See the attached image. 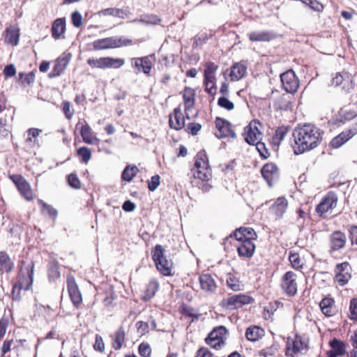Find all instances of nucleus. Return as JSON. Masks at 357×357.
Returning a JSON list of instances; mask_svg holds the SVG:
<instances>
[{
  "instance_id": "8fccbe9b",
  "label": "nucleus",
  "mask_w": 357,
  "mask_h": 357,
  "mask_svg": "<svg viewBox=\"0 0 357 357\" xmlns=\"http://www.w3.org/2000/svg\"><path fill=\"white\" fill-rule=\"evenodd\" d=\"M348 318L353 321H357V297L350 300Z\"/></svg>"
},
{
  "instance_id": "bb28decb",
  "label": "nucleus",
  "mask_w": 357,
  "mask_h": 357,
  "mask_svg": "<svg viewBox=\"0 0 357 357\" xmlns=\"http://www.w3.org/2000/svg\"><path fill=\"white\" fill-rule=\"evenodd\" d=\"M289 130L290 126H289L282 125L278 126L269 139V144L272 148L278 149Z\"/></svg>"
},
{
  "instance_id": "de8ad7c7",
  "label": "nucleus",
  "mask_w": 357,
  "mask_h": 357,
  "mask_svg": "<svg viewBox=\"0 0 357 357\" xmlns=\"http://www.w3.org/2000/svg\"><path fill=\"white\" fill-rule=\"evenodd\" d=\"M139 172V169L135 165H128L122 172V179L127 182H130L132 178Z\"/></svg>"
},
{
  "instance_id": "ea45409f",
  "label": "nucleus",
  "mask_w": 357,
  "mask_h": 357,
  "mask_svg": "<svg viewBox=\"0 0 357 357\" xmlns=\"http://www.w3.org/2000/svg\"><path fill=\"white\" fill-rule=\"evenodd\" d=\"M75 156L78 158L79 162L87 165L92 158V150L87 146H80L75 151Z\"/></svg>"
},
{
  "instance_id": "aec40b11",
  "label": "nucleus",
  "mask_w": 357,
  "mask_h": 357,
  "mask_svg": "<svg viewBox=\"0 0 357 357\" xmlns=\"http://www.w3.org/2000/svg\"><path fill=\"white\" fill-rule=\"evenodd\" d=\"M247 70L248 66L245 61H241L234 63L226 72H228V77L231 82H237L247 75Z\"/></svg>"
},
{
  "instance_id": "6e6d98bb",
  "label": "nucleus",
  "mask_w": 357,
  "mask_h": 357,
  "mask_svg": "<svg viewBox=\"0 0 357 357\" xmlns=\"http://www.w3.org/2000/svg\"><path fill=\"white\" fill-rule=\"evenodd\" d=\"M202 128V124L199 123H197L195 121L188 123L185 126V131L195 136L198 134V132L201 130Z\"/></svg>"
},
{
  "instance_id": "9d476101",
  "label": "nucleus",
  "mask_w": 357,
  "mask_h": 357,
  "mask_svg": "<svg viewBox=\"0 0 357 357\" xmlns=\"http://www.w3.org/2000/svg\"><path fill=\"white\" fill-rule=\"evenodd\" d=\"M8 178L15 185L20 195L27 201H32L36 197L30 183L24 176L19 174H9Z\"/></svg>"
},
{
  "instance_id": "a19ab883",
  "label": "nucleus",
  "mask_w": 357,
  "mask_h": 357,
  "mask_svg": "<svg viewBox=\"0 0 357 357\" xmlns=\"http://www.w3.org/2000/svg\"><path fill=\"white\" fill-rule=\"evenodd\" d=\"M273 106L276 109L288 110L291 108L292 102L289 100V96L283 93L274 100Z\"/></svg>"
},
{
  "instance_id": "4d7b16f0",
  "label": "nucleus",
  "mask_w": 357,
  "mask_h": 357,
  "mask_svg": "<svg viewBox=\"0 0 357 357\" xmlns=\"http://www.w3.org/2000/svg\"><path fill=\"white\" fill-rule=\"evenodd\" d=\"M180 312L185 317L195 318L196 319L199 318V314L195 312L194 308L185 304H183L181 306Z\"/></svg>"
},
{
  "instance_id": "cd10ccee",
  "label": "nucleus",
  "mask_w": 357,
  "mask_h": 357,
  "mask_svg": "<svg viewBox=\"0 0 357 357\" xmlns=\"http://www.w3.org/2000/svg\"><path fill=\"white\" fill-rule=\"evenodd\" d=\"M66 25V19L64 17L57 18L52 22L51 33L52 37L54 40L65 38Z\"/></svg>"
},
{
  "instance_id": "c756f323",
  "label": "nucleus",
  "mask_w": 357,
  "mask_h": 357,
  "mask_svg": "<svg viewBox=\"0 0 357 357\" xmlns=\"http://www.w3.org/2000/svg\"><path fill=\"white\" fill-rule=\"evenodd\" d=\"M321 312L327 317H331L336 314L335 301L330 296L324 297L319 303Z\"/></svg>"
},
{
  "instance_id": "1a4fd4ad",
  "label": "nucleus",
  "mask_w": 357,
  "mask_h": 357,
  "mask_svg": "<svg viewBox=\"0 0 357 357\" xmlns=\"http://www.w3.org/2000/svg\"><path fill=\"white\" fill-rule=\"evenodd\" d=\"M280 286L284 294L289 297L294 296L298 287L297 274L292 271L285 272L280 278Z\"/></svg>"
},
{
  "instance_id": "79ce46f5",
  "label": "nucleus",
  "mask_w": 357,
  "mask_h": 357,
  "mask_svg": "<svg viewBox=\"0 0 357 357\" xmlns=\"http://www.w3.org/2000/svg\"><path fill=\"white\" fill-rule=\"evenodd\" d=\"M38 204L40 207V213L43 215L49 216L53 220H56L58 215V211L56 208L40 199H38Z\"/></svg>"
},
{
  "instance_id": "a18cd8bd",
  "label": "nucleus",
  "mask_w": 357,
  "mask_h": 357,
  "mask_svg": "<svg viewBox=\"0 0 357 357\" xmlns=\"http://www.w3.org/2000/svg\"><path fill=\"white\" fill-rule=\"evenodd\" d=\"M226 283L227 287L234 291H241L243 287V284L241 282L238 278L233 273H228Z\"/></svg>"
},
{
  "instance_id": "393cba45",
  "label": "nucleus",
  "mask_w": 357,
  "mask_h": 357,
  "mask_svg": "<svg viewBox=\"0 0 357 357\" xmlns=\"http://www.w3.org/2000/svg\"><path fill=\"white\" fill-rule=\"evenodd\" d=\"M331 349L326 353V357H340L346 354L347 344L345 342L333 338L329 343Z\"/></svg>"
},
{
  "instance_id": "774afa93",
  "label": "nucleus",
  "mask_w": 357,
  "mask_h": 357,
  "mask_svg": "<svg viewBox=\"0 0 357 357\" xmlns=\"http://www.w3.org/2000/svg\"><path fill=\"white\" fill-rule=\"evenodd\" d=\"M349 238L352 245H357V225H351L349 230Z\"/></svg>"
},
{
  "instance_id": "58836bf2",
  "label": "nucleus",
  "mask_w": 357,
  "mask_h": 357,
  "mask_svg": "<svg viewBox=\"0 0 357 357\" xmlns=\"http://www.w3.org/2000/svg\"><path fill=\"white\" fill-rule=\"evenodd\" d=\"M349 82H351V75L346 70L337 73L331 81L332 85L335 86H342V88H344L346 83Z\"/></svg>"
},
{
  "instance_id": "f704fd0d",
  "label": "nucleus",
  "mask_w": 357,
  "mask_h": 357,
  "mask_svg": "<svg viewBox=\"0 0 357 357\" xmlns=\"http://www.w3.org/2000/svg\"><path fill=\"white\" fill-rule=\"evenodd\" d=\"M276 38L275 34L271 31H252L248 34V38L251 42H269Z\"/></svg>"
},
{
  "instance_id": "c85d7f7f",
  "label": "nucleus",
  "mask_w": 357,
  "mask_h": 357,
  "mask_svg": "<svg viewBox=\"0 0 357 357\" xmlns=\"http://www.w3.org/2000/svg\"><path fill=\"white\" fill-rule=\"evenodd\" d=\"M79 125H81L79 130L83 142L88 144H96L98 139L93 132L92 129L86 121H84V123H78L77 124V128Z\"/></svg>"
},
{
  "instance_id": "39448f33",
  "label": "nucleus",
  "mask_w": 357,
  "mask_h": 357,
  "mask_svg": "<svg viewBox=\"0 0 357 357\" xmlns=\"http://www.w3.org/2000/svg\"><path fill=\"white\" fill-rule=\"evenodd\" d=\"M255 298L246 294H229L220 302L222 308L227 310H237L245 305L255 303Z\"/></svg>"
},
{
  "instance_id": "5fc2aeb1",
  "label": "nucleus",
  "mask_w": 357,
  "mask_h": 357,
  "mask_svg": "<svg viewBox=\"0 0 357 357\" xmlns=\"http://www.w3.org/2000/svg\"><path fill=\"white\" fill-rule=\"evenodd\" d=\"M218 105L227 111L234 109V104L227 96H221L218 100Z\"/></svg>"
},
{
  "instance_id": "c03bdc74",
  "label": "nucleus",
  "mask_w": 357,
  "mask_h": 357,
  "mask_svg": "<svg viewBox=\"0 0 357 357\" xmlns=\"http://www.w3.org/2000/svg\"><path fill=\"white\" fill-rule=\"evenodd\" d=\"M280 306H282V304L278 301L269 302L268 305L264 307L263 317L266 320L271 319Z\"/></svg>"
},
{
  "instance_id": "0eeeda50",
  "label": "nucleus",
  "mask_w": 357,
  "mask_h": 357,
  "mask_svg": "<svg viewBox=\"0 0 357 357\" xmlns=\"http://www.w3.org/2000/svg\"><path fill=\"white\" fill-rule=\"evenodd\" d=\"M338 196L334 191L328 192L315 207V212L319 218H326L327 214L336 208Z\"/></svg>"
},
{
  "instance_id": "37998d69",
  "label": "nucleus",
  "mask_w": 357,
  "mask_h": 357,
  "mask_svg": "<svg viewBox=\"0 0 357 357\" xmlns=\"http://www.w3.org/2000/svg\"><path fill=\"white\" fill-rule=\"evenodd\" d=\"M288 259L291 266L296 271H301L303 268L305 263L303 259L301 257L298 252L290 251L289 252Z\"/></svg>"
},
{
  "instance_id": "0e129e2a",
  "label": "nucleus",
  "mask_w": 357,
  "mask_h": 357,
  "mask_svg": "<svg viewBox=\"0 0 357 357\" xmlns=\"http://www.w3.org/2000/svg\"><path fill=\"white\" fill-rule=\"evenodd\" d=\"M71 22L76 28H80L82 26V16L78 11L71 14Z\"/></svg>"
},
{
  "instance_id": "2eb2a0df",
  "label": "nucleus",
  "mask_w": 357,
  "mask_h": 357,
  "mask_svg": "<svg viewBox=\"0 0 357 357\" xmlns=\"http://www.w3.org/2000/svg\"><path fill=\"white\" fill-rule=\"evenodd\" d=\"M66 284L71 302L76 308H79L82 303V296L73 275L68 274L67 275Z\"/></svg>"
},
{
  "instance_id": "ddd939ff",
  "label": "nucleus",
  "mask_w": 357,
  "mask_h": 357,
  "mask_svg": "<svg viewBox=\"0 0 357 357\" xmlns=\"http://www.w3.org/2000/svg\"><path fill=\"white\" fill-rule=\"evenodd\" d=\"M334 280L340 287L346 285L352 276V268L349 262L338 263L334 268Z\"/></svg>"
},
{
  "instance_id": "5701e85b",
  "label": "nucleus",
  "mask_w": 357,
  "mask_h": 357,
  "mask_svg": "<svg viewBox=\"0 0 357 357\" xmlns=\"http://www.w3.org/2000/svg\"><path fill=\"white\" fill-rule=\"evenodd\" d=\"M160 284L157 279H151L147 284H146L144 289L141 291L140 299L143 302H148L151 301L159 290Z\"/></svg>"
},
{
  "instance_id": "4468645a",
  "label": "nucleus",
  "mask_w": 357,
  "mask_h": 357,
  "mask_svg": "<svg viewBox=\"0 0 357 357\" xmlns=\"http://www.w3.org/2000/svg\"><path fill=\"white\" fill-rule=\"evenodd\" d=\"M34 264L33 262L26 264L22 263V266L17 276V283L24 290H28L33 284Z\"/></svg>"
},
{
  "instance_id": "f3484780",
  "label": "nucleus",
  "mask_w": 357,
  "mask_h": 357,
  "mask_svg": "<svg viewBox=\"0 0 357 357\" xmlns=\"http://www.w3.org/2000/svg\"><path fill=\"white\" fill-rule=\"evenodd\" d=\"M283 89L289 93H294L299 87V80L292 70H289L280 75Z\"/></svg>"
},
{
  "instance_id": "b1692460",
  "label": "nucleus",
  "mask_w": 357,
  "mask_h": 357,
  "mask_svg": "<svg viewBox=\"0 0 357 357\" xmlns=\"http://www.w3.org/2000/svg\"><path fill=\"white\" fill-rule=\"evenodd\" d=\"M201 289L207 294L215 292L218 285L214 278L209 273H202L199 277Z\"/></svg>"
},
{
  "instance_id": "13d9d810",
  "label": "nucleus",
  "mask_w": 357,
  "mask_h": 357,
  "mask_svg": "<svg viewBox=\"0 0 357 357\" xmlns=\"http://www.w3.org/2000/svg\"><path fill=\"white\" fill-rule=\"evenodd\" d=\"M138 352L142 357H151L152 350L149 343L143 342L139 345Z\"/></svg>"
},
{
  "instance_id": "7c9ffc66",
  "label": "nucleus",
  "mask_w": 357,
  "mask_h": 357,
  "mask_svg": "<svg viewBox=\"0 0 357 357\" xmlns=\"http://www.w3.org/2000/svg\"><path fill=\"white\" fill-rule=\"evenodd\" d=\"M288 207V201L284 197H278L275 202L270 207V210L273 214L277 218H281L286 213Z\"/></svg>"
},
{
  "instance_id": "864d4df0",
  "label": "nucleus",
  "mask_w": 357,
  "mask_h": 357,
  "mask_svg": "<svg viewBox=\"0 0 357 357\" xmlns=\"http://www.w3.org/2000/svg\"><path fill=\"white\" fill-rule=\"evenodd\" d=\"M67 182L68 185L76 190L82 188V183L76 173H71L67 176Z\"/></svg>"
},
{
  "instance_id": "f03ea898",
  "label": "nucleus",
  "mask_w": 357,
  "mask_h": 357,
  "mask_svg": "<svg viewBox=\"0 0 357 357\" xmlns=\"http://www.w3.org/2000/svg\"><path fill=\"white\" fill-rule=\"evenodd\" d=\"M230 238L234 239L233 244L241 258L250 259L253 256L256 248L255 241L257 238V234L253 228H237L230 235Z\"/></svg>"
},
{
  "instance_id": "a211bd4d",
  "label": "nucleus",
  "mask_w": 357,
  "mask_h": 357,
  "mask_svg": "<svg viewBox=\"0 0 357 357\" xmlns=\"http://www.w3.org/2000/svg\"><path fill=\"white\" fill-rule=\"evenodd\" d=\"M72 54L70 52H63L55 61L52 70L48 74L50 78H54L63 73L68 66Z\"/></svg>"
},
{
  "instance_id": "4be33fe9",
  "label": "nucleus",
  "mask_w": 357,
  "mask_h": 357,
  "mask_svg": "<svg viewBox=\"0 0 357 357\" xmlns=\"http://www.w3.org/2000/svg\"><path fill=\"white\" fill-rule=\"evenodd\" d=\"M185 119H186L185 115L183 114L181 107H175L169 114V128L175 130H181L185 128Z\"/></svg>"
},
{
  "instance_id": "7ed1b4c3",
  "label": "nucleus",
  "mask_w": 357,
  "mask_h": 357,
  "mask_svg": "<svg viewBox=\"0 0 357 357\" xmlns=\"http://www.w3.org/2000/svg\"><path fill=\"white\" fill-rule=\"evenodd\" d=\"M191 172L195 180L211 181L213 172L204 150L199 151L195 156V165Z\"/></svg>"
},
{
  "instance_id": "c9c22d12",
  "label": "nucleus",
  "mask_w": 357,
  "mask_h": 357,
  "mask_svg": "<svg viewBox=\"0 0 357 357\" xmlns=\"http://www.w3.org/2000/svg\"><path fill=\"white\" fill-rule=\"evenodd\" d=\"M109 48H112V38H105L96 40L93 43L89 44L86 50L89 52H93Z\"/></svg>"
},
{
  "instance_id": "f257e3e1",
  "label": "nucleus",
  "mask_w": 357,
  "mask_h": 357,
  "mask_svg": "<svg viewBox=\"0 0 357 357\" xmlns=\"http://www.w3.org/2000/svg\"><path fill=\"white\" fill-rule=\"evenodd\" d=\"M324 131L312 123L298 125L293 130L292 148L296 155L314 149L322 142Z\"/></svg>"
},
{
  "instance_id": "69168bd1",
  "label": "nucleus",
  "mask_w": 357,
  "mask_h": 357,
  "mask_svg": "<svg viewBox=\"0 0 357 357\" xmlns=\"http://www.w3.org/2000/svg\"><path fill=\"white\" fill-rule=\"evenodd\" d=\"M160 183V177L158 174L154 175L148 181V188L150 191L153 192Z\"/></svg>"
},
{
  "instance_id": "49530a36",
  "label": "nucleus",
  "mask_w": 357,
  "mask_h": 357,
  "mask_svg": "<svg viewBox=\"0 0 357 357\" xmlns=\"http://www.w3.org/2000/svg\"><path fill=\"white\" fill-rule=\"evenodd\" d=\"M18 76L17 82L23 87L30 86L35 82L36 75L33 71L29 73L20 72L19 73Z\"/></svg>"
},
{
  "instance_id": "3c124183",
  "label": "nucleus",
  "mask_w": 357,
  "mask_h": 357,
  "mask_svg": "<svg viewBox=\"0 0 357 357\" xmlns=\"http://www.w3.org/2000/svg\"><path fill=\"white\" fill-rule=\"evenodd\" d=\"M213 37L212 33H201L195 37L194 42H193V46L197 47L199 46H202L204 43H206L209 39H211Z\"/></svg>"
},
{
  "instance_id": "72a5a7b5",
  "label": "nucleus",
  "mask_w": 357,
  "mask_h": 357,
  "mask_svg": "<svg viewBox=\"0 0 357 357\" xmlns=\"http://www.w3.org/2000/svg\"><path fill=\"white\" fill-rule=\"evenodd\" d=\"M20 36V29L17 26H10L6 29L4 42L12 46H16L19 43Z\"/></svg>"
},
{
  "instance_id": "09e8293b",
  "label": "nucleus",
  "mask_w": 357,
  "mask_h": 357,
  "mask_svg": "<svg viewBox=\"0 0 357 357\" xmlns=\"http://www.w3.org/2000/svg\"><path fill=\"white\" fill-rule=\"evenodd\" d=\"M42 132V130L31 128L26 130L27 137L26 139V143L30 146L33 145L36 142V138Z\"/></svg>"
},
{
  "instance_id": "6ab92c4d",
  "label": "nucleus",
  "mask_w": 357,
  "mask_h": 357,
  "mask_svg": "<svg viewBox=\"0 0 357 357\" xmlns=\"http://www.w3.org/2000/svg\"><path fill=\"white\" fill-rule=\"evenodd\" d=\"M155 60V55L152 54L142 57L135 58L134 65L138 72H142L146 75L150 76Z\"/></svg>"
},
{
  "instance_id": "6e6552de",
  "label": "nucleus",
  "mask_w": 357,
  "mask_h": 357,
  "mask_svg": "<svg viewBox=\"0 0 357 357\" xmlns=\"http://www.w3.org/2000/svg\"><path fill=\"white\" fill-rule=\"evenodd\" d=\"M227 333V329L225 326H215L204 339V342L212 349L220 350L225 345Z\"/></svg>"
},
{
  "instance_id": "e433bc0d",
  "label": "nucleus",
  "mask_w": 357,
  "mask_h": 357,
  "mask_svg": "<svg viewBox=\"0 0 357 357\" xmlns=\"http://www.w3.org/2000/svg\"><path fill=\"white\" fill-rule=\"evenodd\" d=\"M245 337L250 342H256L265 335L264 330L258 326H251L245 331Z\"/></svg>"
},
{
  "instance_id": "9b49d317",
  "label": "nucleus",
  "mask_w": 357,
  "mask_h": 357,
  "mask_svg": "<svg viewBox=\"0 0 357 357\" xmlns=\"http://www.w3.org/2000/svg\"><path fill=\"white\" fill-rule=\"evenodd\" d=\"M347 236L346 234L340 231H333L328 236V252L331 257L335 255L344 250L347 245Z\"/></svg>"
},
{
  "instance_id": "4c0bfd02",
  "label": "nucleus",
  "mask_w": 357,
  "mask_h": 357,
  "mask_svg": "<svg viewBox=\"0 0 357 357\" xmlns=\"http://www.w3.org/2000/svg\"><path fill=\"white\" fill-rule=\"evenodd\" d=\"M47 277L50 282H55L61 276L60 266L59 262L55 260L49 261L47 268Z\"/></svg>"
},
{
  "instance_id": "423d86ee",
  "label": "nucleus",
  "mask_w": 357,
  "mask_h": 357,
  "mask_svg": "<svg viewBox=\"0 0 357 357\" xmlns=\"http://www.w3.org/2000/svg\"><path fill=\"white\" fill-rule=\"evenodd\" d=\"M309 350V341L296 333L293 338L288 337L285 348V356L295 357Z\"/></svg>"
},
{
  "instance_id": "052dcab7",
  "label": "nucleus",
  "mask_w": 357,
  "mask_h": 357,
  "mask_svg": "<svg viewBox=\"0 0 357 357\" xmlns=\"http://www.w3.org/2000/svg\"><path fill=\"white\" fill-rule=\"evenodd\" d=\"M62 111L68 120H70L74 114V110L72 109L71 104L69 101L64 100L62 102Z\"/></svg>"
},
{
  "instance_id": "dca6fc26",
  "label": "nucleus",
  "mask_w": 357,
  "mask_h": 357,
  "mask_svg": "<svg viewBox=\"0 0 357 357\" xmlns=\"http://www.w3.org/2000/svg\"><path fill=\"white\" fill-rule=\"evenodd\" d=\"M215 126L216 129L215 135L218 138H235L236 137L233 126L229 121L221 117H216Z\"/></svg>"
},
{
  "instance_id": "2f4dec72",
  "label": "nucleus",
  "mask_w": 357,
  "mask_h": 357,
  "mask_svg": "<svg viewBox=\"0 0 357 357\" xmlns=\"http://www.w3.org/2000/svg\"><path fill=\"white\" fill-rule=\"evenodd\" d=\"M15 267L14 261L5 251L0 252V274H8Z\"/></svg>"
},
{
  "instance_id": "e2e57ef3",
  "label": "nucleus",
  "mask_w": 357,
  "mask_h": 357,
  "mask_svg": "<svg viewBox=\"0 0 357 357\" xmlns=\"http://www.w3.org/2000/svg\"><path fill=\"white\" fill-rule=\"evenodd\" d=\"M204 75H215L218 66L212 61L206 62L204 64Z\"/></svg>"
},
{
  "instance_id": "20e7f679",
  "label": "nucleus",
  "mask_w": 357,
  "mask_h": 357,
  "mask_svg": "<svg viewBox=\"0 0 357 357\" xmlns=\"http://www.w3.org/2000/svg\"><path fill=\"white\" fill-rule=\"evenodd\" d=\"M163 247L157 244L152 250V259L157 270L164 276H174V263L165 255Z\"/></svg>"
},
{
  "instance_id": "603ef678",
  "label": "nucleus",
  "mask_w": 357,
  "mask_h": 357,
  "mask_svg": "<svg viewBox=\"0 0 357 357\" xmlns=\"http://www.w3.org/2000/svg\"><path fill=\"white\" fill-rule=\"evenodd\" d=\"M125 331L123 328H119L115 333V345L113 347L116 349H119L124 343L125 341Z\"/></svg>"
},
{
  "instance_id": "473e14b6",
  "label": "nucleus",
  "mask_w": 357,
  "mask_h": 357,
  "mask_svg": "<svg viewBox=\"0 0 357 357\" xmlns=\"http://www.w3.org/2000/svg\"><path fill=\"white\" fill-rule=\"evenodd\" d=\"M86 63L93 69L109 68H112V57H90L86 60Z\"/></svg>"
},
{
  "instance_id": "f8f14e48",
  "label": "nucleus",
  "mask_w": 357,
  "mask_h": 357,
  "mask_svg": "<svg viewBox=\"0 0 357 357\" xmlns=\"http://www.w3.org/2000/svg\"><path fill=\"white\" fill-rule=\"evenodd\" d=\"M261 123L259 120H252L248 126L244 128L243 136L244 140L250 145H255L262 139L263 133L260 128Z\"/></svg>"
},
{
  "instance_id": "bf43d9fd",
  "label": "nucleus",
  "mask_w": 357,
  "mask_h": 357,
  "mask_svg": "<svg viewBox=\"0 0 357 357\" xmlns=\"http://www.w3.org/2000/svg\"><path fill=\"white\" fill-rule=\"evenodd\" d=\"M132 44V40L126 38L124 37H119V38H113V48L128 46V45H131Z\"/></svg>"
},
{
  "instance_id": "412c9836",
  "label": "nucleus",
  "mask_w": 357,
  "mask_h": 357,
  "mask_svg": "<svg viewBox=\"0 0 357 357\" xmlns=\"http://www.w3.org/2000/svg\"><path fill=\"white\" fill-rule=\"evenodd\" d=\"M261 174L270 186L279 178L280 176L279 169L273 162L266 163L261 169Z\"/></svg>"
},
{
  "instance_id": "a878e982",
  "label": "nucleus",
  "mask_w": 357,
  "mask_h": 357,
  "mask_svg": "<svg viewBox=\"0 0 357 357\" xmlns=\"http://www.w3.org/2000/svg\"><path fill=\"white\" fill-rule=\"evenodd\" d=\"M196 93L194 89L185 86L182 91V97L184 104V112L187 119H190L188 111L194 107L195 104Z\"/></svg>"
},
{
  "instance_id": "338daca9",
  "label": "nucleus",
  "mask_w": 357,
  "mask_h": 357,
  "mask_svg": "<svg viewBox=\"0 0 357 357\" xmlns=\"http://www.w3.org/2000/svg\"><path fill=\"white\" fill-rule=\"evenodd\" d=\"M23 288L17 283H15L12 288L11 296L13 301H20L21 299V291Z\"/></svg>"
},
{
  "instance_id": "680f3d73",
  "label": "nucleus",
  "mask_w": 357,
  "mask_h": 357,
  "mask_svg": "<svg viewBox=\"0 0 357 357\" xmlns=\"http://www.w3.org/2000/svg\"><path fill=\"white\" fill-rule=\"evenodd\" d=\"M255 145H256V148L259 151L260 156L262 158L266 159L270 156L269 151L268 149L266 147L264 143L261 142V141H259Z\"/></svg>"
}]
</instances>
